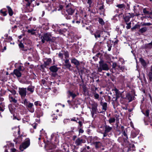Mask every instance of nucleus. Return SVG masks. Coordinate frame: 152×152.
Returning <instances> with one entry per match:
<instances>
[{
    "label": "nucleus",
    "mask_w": 152,
    "mask_h": 152,
    "mask_svg": "<svg viewBox=\"0 0 152 152\" xmlns=\"http://www.w3.org/2000/svg\"><path fill=\"white\" fill-rule=\"evenodd\" d=\"M99 64V67L98 69L99 72H101L102 70L107 71L109 69L108 65L106 63H104L103 61H100Z\"/></svg>",
    "instance_id": "1"
},
{
    "label": "nucleus",
    "mask_w": 152,
    "mask_h": 152,
    "mask_svg": "<svg viewBox=\"0 0 152 152\" xmlns=\"http://www.w3.org/2000/svg\"><path fill=\"white\" fill-rule=\"evenodd\" d=\"M68 2L67 0L66 1L65 3L66 6V13L69 15H72L75 12V10L72 8V4L70 3H67Z\"/></svg>",
    "instance_id": "2"
},
{
    "label": "nucleus",
    "mask_w": 152,
    "mask_h": 152,
    "mask_svg": "<svg viewBox=\"0 0 152 152\" xmlns=\"http://www.w3.org/2000/svg\"><path fill=\"white\" fill-rule=\"evenodd\" d=\"M51 35L50 33H46L44 34L41 37V41L42 43H44L45 41H48L51 40Z\"/></svg>",
    "instance_id": "3"
},
{
    "label": "nucleus",
    "mask_w": 152,
    "mask_h": 152,
    "mask_svg": "<svg viewBox=\"0 0 152 152\" xmlns=\"http://www.w3.org/2000/svg\"><path fill=\"white\" fill-rule=\"evenodd\" d=\"M98 106V104L95 102H94L92 105V108L91 112L93 117H94V114H96L97 113H99L97 108Z\"/></svg>",
    "instance_id": "4"
},
{
    "label": "nucleus",
    "mask_w": 152,
    "mask_h": 152,
    "mask_svg": "<svg viewBox=\"0 0 152 152\" xmlns=\"http://www.w3.org/2000/svg\"><path fill=\"white\" fill-rule=\"evenodd\" d=\"M30 142L29 140H27L25 142L23 143L20 147V149L23 151L24 149L27 148L30 145Z\"/></svg>",
    "instance_id": "5"
},
{
    "label": "nucleus",
    "mask_w": 152,
    "mask_h": 152,
    "mask_svg": "<svg viewBox=\"0 0 152 152\" xmlns=\"http://www.w3.org/2000/svg\"><path fill=\"white\" fill-rule=\"evenodd\" d=\"M19 93L22 98H24L26 95V88H19Z\"/></svg>",
    "instance_id": "6"
},
{
    "label": "nucleus",
    "mask_w": 152,
    "mask_h": 152,
    "mask_svg": "<svg viewBox=\"0 0 152 152\" xmlns=\"http://www.w3.org/2000/svg\"><path fill=\"white\" fill-rule=\"evenodd\" d=\"M33 104L32 103L29 102L26 107L30 112L32 113L34 111V109L33 107Z\"/></svg>",
    "instance_id": "7"
},
{
    "label": "nucleus",
    "mask_w": 152,
    "mask_h": 152,
    "mask_svg": "<svg viewBox=\"0 0 152 152\" xmlns=\"http://www.w3.org/2000/svg\"><path fill=\"white\" fill-rule=\"evenodd\" d=\"M139 131L138 130L134 129L132 131L131 136L132 138H134L139 134Z\"/></svg>",
    "instance_id": "8"
},
{
    "label": "nucleus",
    "mask_w": 152,
    "mask_h": 152,
    "mask_svg": "<svg viewBox=\"0 0 152 152\" xmlns=\"http://www.w3.org/2000/svg\"><path fill=\"white\" fill-rule=\"evenodd\" d=\"M101 34L102 37L104 38V39H105L106 37H109L110 36L109 33L105 31H101Z\"/></svg>",
    "instance_id": "9"
},
{
    "label": "nucleus",
    "mask_w": 152,
    "mask_h": 152,
    "mask_svg": "<svg viewBox=\"0 0 152 152\" xmlns=\"http://www.w3.org/2000/svg\"><path fill=\"white\" fill-rule=\"evenodd\" d=\"M9 99L11 102L15 103L17 102V100L14 97V96L12 94H9Z\"/></svg>",
    "instance_id": "10"
},
{
    "label": "nucleus",
    "mask_w": 152,
    "mask_h": 152,
    "mask_svg": "<svg viewBox=\"0 0 152 152\" xmlns=\"http://www.w3.org/2000/svg\"><path fill=\"white\" fill-rule=\"evenodd\" d=\"M85 141L83 140V139H81L80 138H78L75 141V144L77 145H79L82 143L85 142Z\"/></svg>",
    "instance_id": "11"
},
{
    "label": "nucleus",
    "mask_w": 152,
    "mask_h": 152,
    "mask_svg": "<svg viewBox=\"0 0 152 152\" xmlns=\"http://www.w3.org/2000/svg\"><path fill=\"white\" fill-rule=\"evenodd\" d=\"M13 73L17 77H20L21 76V73L18 69H15L14 70Z\"/></svg>",
    "instance_id": "12"
},
{
    "label": "nucleus",
    "mask_w": 152,
    "mask_h": 152,
    "mask_svg": "<svg viewBox=\"0 0 152 152\" xmlns=\"http://www.w3.org/2000/svg\"><path fill=\"white\" fill-rule=\"evenodd\" d=\"M117 66V64L116 63L114 62L113 63L112 65V68L110 69V71L113 73H114L115 72V70L116 69V67Z\"/></svg>",
    "instance_id": "13"
},
{
    "label": "nucleus",
    "mask_w": 152,
    "mask_h": 152,
    "mask_svg": "<svg viewBox=\"0 0 152 152\" xmlns=\"http://www.w3.org/2000/svg\"><path fill=\"white\" fill-rule=\"evenodd\" d=\"M104 127L105 128L104 131H105V132L108 133L112 129V127H110V126L107 125L106 124H105Z\"/></svg>",
    "instance_id": "14"
},
{
    "label": "nucleus",
    "mask_w": 152,
    "mask_h": 152,
    "mask_svg": "<svg viewBox=\"0 0 152 152\" xmlns=\"http://www.w3.org/2000/svg\"><path fill=\"white\" fill-rule=\"evenodd\" d=\"M71 62L72 63L74 64L77 66L80 65V63L79 61L75 58L72 59L71 60Z\"/></svg>",
    "instance_id": "15"
},
{
    "label": "nucleus",
    "mask_w": 152,
    "mask_h": 152,
    "mask_svg": "<svg viewBox=\"0 0 152 152\" xmlns=\"http://www.w3.org/2000/svg\"><path fill=\"white\" fill-rule=\"evenodd\" d=\"M100 104L102 107V109L104 111H106L107 110V104L106 102H103L101 101Z\"/></svg>",
    "instance_id": "16"
},
{
    "label": "nucleus",
    "mask_w": 152,
    "mask_h": 152,
    "mask_svg": "<svg viewBox=\"0 0 152 152\" xmlns=\"http://www.w3.org/2000/svg\"><path fill=\"white\" fill-rule=\"evenodd\" d=\"M101 32L99 30H97L94 34V36L96 39L99 38L101 37Z\"/></svg>",
    "instance_id": "17"
},
{
    "label": "nucleus",
    "mask_w": 152,
    "mask_h": 152,
    "mask_svg": "<svg viewBox=\"0 0 152 152\" xmlns=\"http://www.w3.org/2000/svg\"><path fill=\"white\" fill-rule=\"evenodd\" d=\"M7 9L9 14L10 16H12L13 14V12L12 9L9 6H7Z\"/></svg>",
    "instance_id": "18"
},
{
    "label": "nucleus",
    "mask_w": 152,
    "mask_h": 152,
    "mask_svg": "<svg viewBox=\"0 0 152 152\" xmlns=\"http://www.w3.org/2000/svg\"><path fill=\"white\" fill-rule=\"evenodd\" d=\"M34 87L32 86H29L26 88L27 90L30 91L31 93H32L34 91Z\"/></svg>",
    "instance_id": "19"
},
{
    "label": "nucleus",
    "mask_w": 152,
    "mask_h": 152,
    "mask_svg": "<svg viewBox=\"0 0 152 152\" xmlns=\"http://www.w3.org/2000/svg\"><path fill=\"white\" fill-rule=\"evenodd\" d=\"M93 144L95 145L96 148H98L100 147L101 143L100 142H96L93 143Z\"/></svg>",
    "instance_id": "20"
},
{
    "label": "nucleus",
    "mask_w": 152,
    "mask_h": 152,
    "mask_svg": "<svg viewBox=\"0 0 152 152\" xmlns=\"http://www.w3.org/2000/svg\"><path fill=\"white\" fill-rule=\"evenodd\" d=\"M50 69L52 72H56L58 71V69L56 66H53L50 67Z\"/></svg>",
    "instance_id": "21"
},
{
    "label": "nucleus",
    "mask_w": 152,
    "mask_h": 152,
    "mask_svg": "<svg viewBox=\"0 0 152 152\" xmlns=\"http://www.w3.org/2000/svg\"><path fill=\"white\" fill-rule=\"evenodd\" d=\"M126 98L129 100V102H130L132 100V97L129 93H128L126 95Z\"/></svg>",
    "instance_id": "22"
},
{
    "label": "nucleus",
    "mask_w": 152,
    "mask_h": 152,
    "mask_svg": "<svg viewBox=\"0 0 152 152\" xmlns=\"http://www.w3.org/2000/svg\"><path fill=\"white\" fill-rule=\"evenodd\" d=\"M51 61L52 60L50 58L46 59L44 61V64L46 66L49 65L51 63Z\"/></svg>",
    "instance_id": "23"
},
{
    "label": "nucleus",
    "mask_w": 152,
    "mask_h": 152,
    "mask_svg": "<svg viewBox=\"0 0 152 152\" xmlns=\"http://www.w3.org/2000/svg\"><path fill=\"white\" fill-rule=\"evenodd\" d=\"M68 92L69 95V97L70 96H71L72 97L73 99H74L76 96V95L75 94L73 93L70 91H68Z\"/></svg>",
    "instance_id": "24"
},
{
    "label": "nucleus",
    "mask_w": 152,
    "mask_h": 152,
    "mask_svg": "<svg viewBox=\"0 0 152 152\" xmlns=\"http://www.w3.org/2000/svg\"><path fill=\"white\" fill-rule=\"evenodd\" d=\"M145 47L146 48L151 49L152 48V41L151 42L145 45Z\"/></svg>",
    "instance_id": "25"
},
{
    "label": "nucleus",
    "mask_w": 152,
    "mask_h": 152,
    "mask_svg": "<svg viewBox=\"0 0 152 152\" xmlns=\"http://www.w3.org/2000/svg\"><path fill=\"white\" fill-rule=\"evenodd\" d=\"M147 30V28L146 27H143L140 29L139 31V32L142 33L146 32Z\"/></svg>",
    "instance_id": "26"
},
{
    "label": "nucleus",
    "mask_w": 152,
    "mask_h": 152,
    "mask_svg": "<svg viewBox=\"0 0 152 152\" xmlns=\"http://www.w3.org/2000/svg\"><path fill=\"white\" fill-rule=\"evenodd\" d=\"M36 31V29H30L28 30V32L29 33H30L32 34H35L36 33L35 32Z\"/></svg>",
    "instance_id": "27"
},
{
    "label": "nucleus",
    "mask_w": 152,
    "mask_h": 152,
    "mask_svg": "<svg viewBox=\"0 0 152 152\" xmlns=\"http://www.w3.org/2000/svg\"><path fill=\"white\" fill-rule=\"evenodd\" d=\"M115 121V118H111L108 120L109 123L111 124L112 123H114Z\"/></svg>",
    "instance_id": "28"
},
{
    "label": "nucleus",
    "mask_w": 152,
    "mask_h": 152,
    "mask_svg": "<svg viewBox=\"0 0 152 152\" xmlns=\"http://www.w3.org/2000/svg\"><path fill=\"white\" fill-rule=\"evenodd\" d=\"M135 9H134V12L136 13V14L134 15L133 13H131L130 14V13H129V14L130 15H129V17L130 18H133V17L134 16H139L140 15V14L139 13H137V12H136L135 11Z\"/></svg>",
    "instance_id": "29"
},
{
    "label": "nucleus",
    "mask_w": 152,
    "mask_h": 152,
    "mask_svg": "<svg viewBox=\"0 0 152 152\" xmlns=\"http://www.w3.org/2000/svg\"><path fill=\"white\" fill-rule=\"evenodd\" d=\"M4 10V9L1 10L0 12L3 16H6L7 15V11H3Z\"/></svg>",
    "instance_id": "30"
},
{
    "label": "nucleus",
    "mask_w": 152,
    "mask_h": 152,
    "mask_svg": "<svg viewBox=\"0 0 152 152\" xmlns=\"http://www.w3.org/2000/svg\"><path fill=\"white\" fill-rule=\"evenodd\" d=\"M99 23L102 25H103L104 24V22L102 19L99 18L98 20Z\"/></svg>",
    "instance_id": "31"
},
{
    "label": "nucleus",
    "mask_w": 152,
    "mask_h": 152,
    "mask_svg": "<svg viewBox=\"0 0 152 152\" xmlns=\"http://www.w3.org/2000/svg\"><path fill=\"white\" fill-rule=\"evenodd\" d=\"M64 65L65 67L66 68L69 70L70 69V68L71 66V65L69 63L65 64Z\"/></svg>",
    "instance_id": "32"
},
{
    "label": "nucleus",
    "mask_w": 152,
    "mask_h": 152,
    "mask_svg": "<svg viewBox=\"0 0 152 152\" xmlns=\"http://www.w3.org/2000/svg\"><path fill=\"white\" fill-rule=\"evenodd\" d=\"M140 61L142 65L143 66H145L146 65V63L145 60L142 58L140 59Z\"/></svg>",
    "instance_id": "33"
},
{
    "label": "nucleus",
    "mask_w": 152,
    "mask_h": 152,
    "mask_svg": "<svg viewBox=\"0 0 152 152\" xmlns=\"http://www.w3.org/2000/svg\"><path fill=\"white\" fill-rule=\"evenodd\" d=\"M17 69H18L21 72L24 70V68L23 66L20 65L18 66V68Z\"/></svg>",
    "instance_id": "34"
},
{
    "label": "nucleus",
    "mask_w": 152,
    "mask_h": 152,
    "mask_svg": "<svg viewBox=\"0 0 152 152\" xmlns=\"http://www.w3.org/2000/svg\"><path fill=\"white\" fill-rule=\"evenodd\" d=\"M40 110H37V111H36V114L37 115L38 117H40L41 115H42V113H40Z\"/></svg>",
    "instance_id": "35"
},
{
    "label": "nucleus",
    "mask_w": 152,
    "mask_h": 152,
    "mask_svg": "<svg viewBox=\"0 0 152 152\" xmlns=\"http://www.w3.org/2000/svg\"><path fill=\"white\" fill-rule=\"evenodd\" d=\"M130 18L129 16H126L124 18V20L126 23H127L129 21Z\"/></svg>",
    "instance_id": "36"
},
{
    "label": "nucleus",
    "mask_w": 152,
    "mask_h": 152,
    "mask_svg": "<svg viewBox=\"0 0 152 152\" xmlns=\"http://www.w3.org/2000/svg\"><path fill=\"white\" fill-rule=\"evenodd\" d=\"M116 6L120 9H121L125 7V5L124 4H119L117 5Z\"/></svg>",
    "instance_id": "37"
},
{
    "label": "nucleus",
    "mask_w": 152,
    "mask_h": 152,
    "mask_svg": "<svg viewBox=\"0 0 152 152\" xmlns=\"http://www.w3.org/2000/svg\"><path fill=\"white\" fill-rule=\"evenodd\" d=\"M122 133L123 135L126 137V139H128V137H127V134L125 130H123L122 131Z\"/></svg>",
    "instance_id": "38"
},
{
    "label": "nucleus",
    "mask_w": 152,
    "mask_h": 152,
    "mask_svg": "<svg viewBox=\"0 0 152 152\" xmlns=\"http://www.w3.org/2000/svg\"><path fill=\"white\" fill-rule=\"evenodd\" d=\"M8 91L11 93V94H12V96L15 95L16 94V91L14 90L13 89L12 90H8Z\"/></svg>",
    "instance_id": "39"
},
{
    "label": "nucleus",
    "mask_w": 152,
    "mask_h": 152,
    "mask_svg": "<svg viewBox=\"0 0 152 152\" xmlns=\"http://www.w3.org/2000/svg\"><path fill=\"white\" fill-rule=\"evenodd\" d=\"M127 26H126V28L127 29H129L131 28V22H130L128 23H126Z\"/></svg>",
    "instance_id": "40"
},
{
    "label": "nucleus",
    "mask_w": 152,
    "mask_h": 152,
    "mask_svg": "<svg viewBox=\"0 0 152 152\" xmlns=\"http://www.w3.org/2000/svg\"><path fill=\"white\" fill-rule=\"evenodd\" d=\"M29 102H28L27 99H25L24 100L23 103L26 106Z\"/></svg>",
    "instance_id": "41"
},
{
    "label": "nucleus",
    "mask_w": 152,
    "mask_h": 152,
    "mask_svg": "<svg viewBox=\"0 0 152 152\" xmlns=\"http://www.w3.org/2000/svg\"><path fill=\"white\" fill-rule=\"evenodd\" d=\"M34 105L36 106H37L38 105L41 106V104H40V103L39 101H36L34 102Z\"/></svg>",
    "instance_id": "42"
},
{
    "label": "nucleus",
    "mask_w": 152,
    "mask_h": 152,
    "mask_svg": "<svg viewBox=\"0 0 152 152\" xmlns=\"http://www.w3.org/2000/svg\"><path fill=\"white\" fill-rule=\"evenodd\" d=\"M143 12L145 14H148L149 13V12L146 9L144 8L143 10Z\"/></svg>",
    "instance_id": "43"
},
{
    "label": "nucleus",
    "mask_w": 152,
    "mask_h": 152,
    "mask_svg": "<svg viewBox=\"0 0 152 152\" xmlns=\"http://www.w3.org/2000/svg\"><path fill=\"white\" fill-rule=\"evenodd\" d=\"M94 97L95 99H97L99 98V95L98 94L95 93L94 94Z\"/></svg>",
    "instance_id": "44"
},
{
    "label": "nucleus",
    "mask_w": 152,
    "mask_h": 152,
    "mask_svg": "<svg viewBox=\"0 0 152 152\" xmlns=\"http://www.w3.org/2000/svg\"><path fill=\"white\" fill-rule=\"evenodd\" d=\"M144 114L146 116H148L149 115V110H146Z\"/></svg>",
    "instance_id": "45"
},
{
    "label": "nucleus",
    "mask_w": 152,
    "mask_h": 152,
    "mask_svg": "<svg viewBox=\"0 0 152 152\" xmlns=\"http://www.w3.org/2000/svg\"><path fill=\"white\" fill-rule=\"evenodd\" d=\"M151 25V24L150 23H144L142 24L143 26H150Z\"/></svg>",
    "instance_id": "46"
},
{
    "label": "nucleus",
    "mask_w": 152,
    "mask_h": 152,
    "mask_svg": "<svg viewBox=\"0 0 152 152\" xmlns=\"http://www.w3.org/2000/svg\"><path fill=\"white\" fill-rule=\"evenodd\" d=\"M87 3L89 5V7H91V5L92 3V0H87Z\"/></svg>",
    "instance_id": "47"
},
{
    "label": "nucleus",
    "mask_w": 152,
    "mask_h": 152,
    "mask_svg": "<svg viewBox=\"0 0 152 152\" xmlns=\"http://www.w3.org/2000/svg\"><path fill=\"white\" fill-rule=\"evenodd\" d=\"M10 150V152H17V150L13 148H11Z\"/></svg>",
    "instance_id": "48"
},
{
    "label": "nucleus",
    "mask_w": 152,
    "mask_h": 152,
    "mask_svg": "<svg viewBox=\"0 0 152 152\" xmlns=\"http://www.w3.org/2000/svg\"><path fill=\"white\" fill-rule=\"evenodd\" d=\"M58 56L61 58V59H62L63 57V54L61 53H59L58 54Z\"/></svg>",
    "instance_id": "49"
},
{
    "label": "nucleus",
    "mask_w": 152,
    "mask_h": 152,
    "mask_svg": "<svg viewBox=\"0 0 152 152\" xmlns=\"http://www.w3.org/2000/svg\"><path fill=\"white\" fill-rule=\"evenodd\" d=\"M78 15H79L78 14V12H76L75 13V19H77Z\"/></svg>",
    "instance_id": "50"
},
{
    "label": "nucleus",
    "mask_w": 152,
    "mask_h": 152,
    "mask_svg": "<svg viewBox=\"0 0 152 152\" xmlns=\"http://www.w3.org/2000/svg\"><path fill=\"white\" fill-rule=\"evenodd\" d=\"M71 15H68L66 16V18L67 19H70L71 18Z\"/></svg>",
    "instance_id": "51"
},
{
    "label": "nucleus",
    "mask_w": 152,
    "mask_h": 152,
    "mask_svg": "<svg viewBox=\"0 0 152 152\" xmlns=\"http://www.w3.org/2000/svg\"><path fill=\"white\" fill-rule=\"evenodd\" d=\"M19 47L20 48H23L24 47L23 44L22 43H20L19 44Z\"/></svg>",
    "instance_id": "52"
},
{
    "label": "nucleus",
    "mask_w": 152,
    "mask_h": 152,
    "mask_svg": "<svg viewBox=\"0 0 152 152\" xmlns=\"http://www.w3.org/2000/svg\"><path fill=\"white\" fill-rule=\"evenodd\" d=\"M139 26V25H135L134 26V27H133L132 28V29H135L136 28H138Z\"/></svg>",
    "instance_id": "53"
},
{
    "label": "nucleus",
    "mask_w": 152,
    "mask_h": 152,
    "mask_svg": "<svg viewBox=\"0 0 152 152\" xmlns=\"http://www.w3.org/2000/svg\"><path fill=\"white\" fill-rule=\"evenodd\" d=\"M104 8V7L103 5H102L101 6H100L99 7V9L100 10H103Z\"/></svg>",
    "instance_id": "54"
},
{
    "label": "nucleus",
    "mask_w": 152,
    "mask_h": 152,
    "mask_svg": "<svg viewBox=\"0 0 152 152\" xmlns=\"http://www.w3.org/2000/svg\"><path fill=\"white\" fill-rule=\"evenodd\" d=\"M121 70L122 71H123L125 69V68L124 66H121L120 67Z\"/></svg>",
    "instance_id": "55"
},
{
    "label": "nucleus",
    "mask_w": 152,
    "mask_h": 152,
    "mask_svg": "<svg viewBox=\"0 0 152 152\" xmlns=\"http://www.w3.org/2000/svg\"><path fill=\"white\" fill-rule=\"evenodd\" d=\"M148 76L149 77H152V72H149L148 74Z\"/></svg>",
    "instance_id": "56"
},
{
    "label": "nucleus",
    "mask_w": 152,
    "mask_h": 152,
    "mask_svg": "<svg viewBox=\"0 0 152 152\" xmlns=\"http://www.w3.org/2000/svg\"><path fill=\"white\" fill-rule=\"evenodd\" d=\"M78 123L79 124V125L80 126V127H81V126H82L83 124L81 121H79L78 122Z\"/></svg>",
    "instance_id": "57"
},
{
    "label": "nucleus",
    "mask_w": 152,
    "mask_h": 152,
    "mask_svg": "<svg viewBox=\"0 0 152 152\" xmlns=\"http://www.w3.org/2000/svg\"><path fill=\"white\" fill-rule=\"evenodd\" d=\"M69 60L68 59H66L65 61V64L69 63Z\"/></svg>",
    "instance_id": "58"
},
{
    "label": "nucleus",
    "mask_w": 152,
    "mask_h": 152,
    "mask_svg": "<svg viewBox=\"0 0 152 152\" xmlns=\"http://www.w3.org/2000/svg\"><path fill=\"white\" fill-rule=\"evenodd\" d=\"M107 132H105V131H104V132L103 133V137H106L107 135Z\"/></svg>",
    "instance_id": "59"
},
{
    "label": "nucleus",
    "mask_w": 152,
    "mask_h": 152,
    "mask_svg": "<svg viewBox=\"0 0 152 152\" xmlns=\"http://www.w3.org/2000/svg\"><path fill=\"white\" fill-rule=\"evenodd\" d=\"M107 3L108 4H110V3L112 1L110 0H106Z\"/></svg>",
    "instance_id": "60"
},
{
    "label": "nucleus",
    "mask_w": 152,
    "mask_h": 152,
    "mask_svg": "<svg viewBox=\"0 0 152 152\" xmlns=\"http://www.w3.org/2000/svg\"><path fill=\"white\" fill-rule=\"evenodd\" d=\"M71 121H76V120H75V118L74 117L73 118L71 119Z\"/></svg>",
    "instance_id": "61"
},
{
    "label": "nucleus",
    "mask_w": 152,
    "mask_h": 152,
    "mask_svg": "<svg viewBox=\"0 0 152 152\" xmlns=\"http://www.w3.org/2000/svg\"><path fill=\"white\" fill-rule=\"evenodd\" d=\"M28 3L26 4V6H29L31 4L30 2L29 1L27 2Z\"/></svg>",
    "instance_id": "62"
},
{
    "label": "nucleus",
    "mask_w": 152,
    "mask_h": 152,
    "mask_svg": "<svg viewBox=\"0 0 152 152\" xmlns=\"http://www.w3.org/2000/svg\"><path fill=\"white\" fill-rule=\"evenodd\" d=\"M45 80H42V83L44 85L45 84Z\"/></svg>",
    "instance_id": "63"
},
{
    "label": "nucleus",
    "mask_w": 152,
    "mask_h": 152,
    "mask_svg": "<svg viewBox=\"0 0 152 152\" xmlns=\"http://www.w3.org/2000/svg\"><path fill=\"white\" fill-rule=\"evenodd\" d=\"M14 141L16 142V143H18L20 141H18V140H17V139H16L14 140Z\"/></svg>",
    "instance_id": "64"
}]
</instances>
